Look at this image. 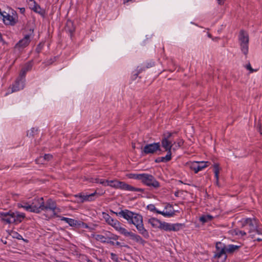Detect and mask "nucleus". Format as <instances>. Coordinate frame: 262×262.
I'll list each match as a JSON object with an SVG mask.
<instances>
[{"label": "nucleus", "mask_w": 262, "mask_h": 262, "mask_svg": "<svg viewBox=\"0 0 262 262\" xmlns=\"http://www.w3.org/2000/svg\"><path fill=\"white\" fill-rule=\"evenodd\" d=\"M219 5H223L226 0H216Z\"/></svg>", "instance_id": "48"}, {"label": "nucleus", "mask_w": 262, "mask_h": 262, "mask_svg": "<svg viewBox=\"0 0 262 262\" xmlns=\"http://www.w3.org/2000/svg\"><path fill=\"white\" fill-rule=\"evenodd\" d=\"M99 179H99V178L95 179L93 182L94 183H99Z\"/></svg>", "instance_id": "53"}, {"label": "nucleus", "mask_w": 262, "mask_h": 262, "mask_svg": "<svg viewBox=\"0 0 262 262\" xmlns=\"http://www.w3.org/2000/svg\"><path fill=\"white\" fill-rule=\"evenodd\" d=\"M115 213L117 215L122 217L126 220L128 223H129L131 220L133 219V216L135 215V212L127 209L122 210L120 212H116Z\"/></svg>", "instance_id": "17"}, {"label": "nucleus", "mask_w": 262, "mask_h": 262, "mask_svg": "<svg viewBox=\"0 0 262 262\" xmlns=\"http://www.w3.org/2000/svg\"><path fill=\"white\" fill-rule=\"evenodd\" d=\"M73 31H74V30H72V29L69 30V31L70 32H72Z\"/></svg>", "instance_id": "62"}, {"label": "nucleus", "mask_w": 262, "mask_h": 262, "mask_svg": "<svg viewBox=\"0 0 262 262\" xmlns=\"http://www.w3.org/2000/svg\"><path fill=\"white\" fill-rule=\"evenodd\" d=\"M31 2H33L34 4V6L32 8V10L39 14H42V10L40 8V6L38 5L34 0H30Z\"/></svg>", "instance_id": "30"}, {"label": "nucleus", "mask_w": 262, "mask_h": 262, "mask_svg": "<svg viewBox=\"0 0 262 262\" xmlns=\"http://www.w3.org/2000/svg\"><path fill=\"white\" fill-rule=\"evenodd\" d=\"M121 234L124 235L125 236H129L132 232L127 231L126 229L121 227L120 230L118 231Z\"/></svg>", "instance_id": "36"}, {"label": "nucleus", "mask_w": 262, "mask_h": 262, "mask_svg": "<svg viewBox=\"0 0 262 262\" xmlns=\"http://www.w3.org/2000/svg\"><path fill=\"white\" fill-rule=\"evenodd\" d=\"M95 192L90 194L84 195L82 193H79L78 194L75 195V196L77 198V202L79 203H83L85 201H91L92 200V197L95 195Z\"/></svg>", "instance_id": "18"}, {"label": "nucleus", "mask_w": 262, "mask_h": 262, "mask_svg": "<svg viewBox=\"0 0 262 262\" xmlns=\"http://www.w3.org/2000/svg\"><path fill=\"white\" fill-rule=\"evenodd\" d=\"M126 190L132 191H138L140 192H143L144 190L142 188H136L134 187L129 184H127Z\"/></svg>", "instance_id": "33"}, {"label": "nucleus", "mask_w": 262, "mask_h": 262, "mask_svg": "<svg viewBox=\"0 0 262 262\" xmlns=\"http://www.w3.org/2000/svg\"><path fill=\"white\" fill-rule=\"evenodd\" d=\"M178 192H176V193H175V195H176V196H177V195H177V194H178Z\"/></svg>", "instance_id": "63"}, {"label": "nucleus", "mask_w": 262, "mask_h": 262, "mask_svg": "<svg viewBox=\"0 0 262 262\" xmlns=\"http://www.w3.org/2000/svg\"><path fill=\"white\" fill-rule=\"evenodd\" d=\"M167 154L165 157H163V160H164V162H167L169 161L171 159V151L168 150L166 151Z\"/></svg>", "instance_id": "38"}, {"label": "nucleus", "mask_w": 262, "mask_h": 262, "mask_svg": "<svg viewBox=\"0 0 262 262\" xmlns=\"http://www.w3.org/2000/svg\"><path fill=\"white\" fill-rule=\"evenodd\" d=\"M112 226L113 227L118 231L120 230V228H121V227H122L121 224L117 220L116 222H115V223Z\"/></svg>", "instance_id": "39"}, {"label": "nucleus", "mask_w": 262, "mask_h": 262, "mask_svg": "<svg viewBox=\"0 0 262 262\" xmlns=\"http://www.w3.org/2000/svg\"><path fill=\"white\" fill-rule=\"evenodd\" d=\"M209 162H196L194 161L190 165V168L193 170L194 173H196L199 171L202 170L204 168L208 166Z\"/></svg>", "instance_id": "12"}, {"label": "nucleus", "mask_w": 262, "mask_h": 262, "mask_svg": "<svg viewBox=\"0 0 262 262\" xmlns=\"http://www.w3.org/2000/svg\"><path fill=\"white\" fill-rule=\"evenodd\" d=\"M248 233L246 230H245V229H244L243 230H235V234L236 235L241 236H244L247 235Z\"/></svg>", "instance_id": "37"}, {"label": "nucleus", "mask_w": 262, "mask_h": 262, "mask_svg": "<svg viewBox=\"0 0 262 262\" xmlns=\"http://www.w3.org/2000/svg\"><path fill=\"white\" fill-rule=\"evenodd\" d=\"M57 209L56 203L51 199H48L46 203L43 200L42 211L46 213V215L48 218L57 216L56 210Z\"/></svg>", "instance_id": "5"}, {"label": "nucleus", "mask_w": 262, "mask_h": 262, "mask_svg": "<svg viewBox=\"0 0 262 262\" xmlns=\"http://www.w3.org/2000/svg\"><path fill=\"white\" fill-rule=\"evenodd\" d=\"M141 149L142 155L154 154L157 151L161 150L159 142L147 144L144 147H142Z\"/></svg>", "instance_id": "10"}, {"label": "nucleus", "mask_w": 262, "mask_h": 262, "mask_svg": "<svg viewBox=\"0 0 262 262\" xmlns=\"http://www.w3.org/2000/svg\"><path fill=\"white\" fill-rule=\"evenodd\" d=\"M104 235L105 236V238H106L107 240H117L118 239L119 237L118 235L112 234L111 232H106Z\"/></svg>", "instance_id": "32"}, {"label": "nucleus", "mask_w": 262, "mask_h": 262, "mask_svg": "<svg viewBox=\"0 0 262 262\" xmlns=\"http://www.w3.org/2000/svg\"><path fill=\"white\" fill-rule=\"evenodd\" d=\"M168 208H172V205L169 204H167L166 206L165 207V208L168 209Z\"/></svg>", "instance_id": "52"}, {"label": "nucleus", "mask_w": 262, "mask_h": 262, "mask_svg": "<svg viewBox=\"0 0 262 262\" xmlns=\"http://www.w3.org/2000/svg\"><path fill=\"white\" fill-rule=\"evenodd\" d=\"M12 237H14V238H16L18 239L23 238L22 236L20 235V234H19L17 232H13L12 233Z\"/></svg>", "instance_id": "42"}, {"label": "nucleus", "mask_w": 262, "mask_h": 262, "mask_svg": "<svg viewBox=\"0 0 262 262\" xmlns=\"http://www.w3.org/2000/svg\"><path fill=\"white\" fill-rule=\"evenodd\" d=\"M143 173H129L126 176L129 179H133L142 181Z\"/></svg>", "instance_id": "25"}, {"label": "nucleus", "mask_w": 262, "mask_h": 262, "mask_svg": "<svg viewBox=\"0 0 262 262\" xmlns=\"http://www.w3.org/2000/svg\"><path fill=\"white\" fill-rule=\"evenodd\" d=\"M20 9V11L21 12V13H24L25 11V9L24 8H19Z\"/></svg>", "instance_id": "55"}, {"label": "nucleus", "mask_w": 262, "mask_h": 262, "mask_svg": "<svg viewBox=\"0 0 262 262\" xmlns=\"http://www.w3.org/2000/svg\"><path fill=\"white\" fill-rule=\"evenodd\" d=\"M238 40L242 52L244 55H247L249 50V38L248 34L244 30H241L239 32Z\"/></svg>", "instance_id": "6"}, {"label": "nucleus", "mask_w": 262, "mask_h": 262, "mask_svg": "<svg viewBox=\"0 0 262 262\" xmlns=\"http://www.w3.org/2000/svg\"><path fill=\"white\" fill-rule=\"evenodd\" d=\"M213 217L209 214L202 215L200 217V221L203 224L207 223L209 221H211L213 219Z\"/></svg>", "instance_id": "27"}, {"label": "nucleus", "mask_w": 262, "mask_h": 262, "mask_svg": "<svg viewBox=\"0 0 262 262\" xmlns=\"http://www.w3.org/2000/svg\"><path fill=\"white\" fill-rule=\"evenodd\" d=\"M69 25H72V22L71 21H68L67 26H68Z\"/></svg>", "instance_id": "58"}, {"label": "nucleus", "mask_w": 262, "mask_h": 262, "mask_svg": "<svg viewBox=\"0 0 262 262\" xmlns=\"http://www.w3.org/2000/svg\"><path fill=\"white\" fill-rule=\"evenodd\" d=\"M132 148L134 149L135 148V143H132Z\"/></svg>", "instance_id": "59"}, {"label": "nucleus", "mask_w": 262, "mask_h": 262, "mask_svg": "<svg viewBox=\"0 0 262 262\" xmlns=\"http://www.w3.org/2000/svg\"><path fill=\"white\" fill-rule=\"evenodd\" d=\"M155 66V62L152 61L147 62L145 66H138L137 68V72L134 74L135 78H136L138 74L142 72L143 71L145 70L146 69L151 68Z\"/></svg>", "instance_id": "20"}, {"label": "nucleus", "mask_w": 262, "mask_h": 262, "mask_svg": "<svg viewBox=\"0 0 262 262\" xmlns=\"http://www.w3.org/2000/svg\"><path fill=\"white\" fill-rule=\"evenodd\" d=\"M115 245L120 246L121 243L119 242H115Z\"/></svg>", "instance_id": "57"}, {"label": "nucleus", "mask_w": 262, "mask_h": 262, "mask_svg": "<svg viewBox=\"0 0 262 262\" xmlns=\"http://www.w3.org/2000/svg\"><path fill=\"white\" fill-rule=\"evenodd\" d=\"M25 79L17 78L15 83L12 85V92H14L24 89L25 86Z\"/></svg>", "instance_id": "19"}, {"label": "nucleus", "mask_w": 262, "mask_h": 262, "mask_svg": "<svg viewBox=\"0 0 262 262\" xmlns=\"http://www.w3.org/2000/svg\"><path fill=\"white\" fill-rule=\"evenodd\" d=\"M108 180H105L103 179H99V183L106 186H107Z\"/></svg>", "instance_id": "43"}, {"label": "nucleus", "mask_w": 262, "mask_h": 262, "mask_svg": "<svg viewBox=\"0 0 262 262\" xmlns=\"http://www.w3.org/2000/svg\"><path fill=\"white\" fill-rule=\"evenodd\" d=\"M183 144V142L181 140H180V141H179L178 142V147H181Z\"/></svg>", "instance_id": "50"}, {"label": "nucleus", "mask_w": 262, "mask_h": 262, "mask_svg": "<svg viewBox=\"0 0 262 262\" xmlns=\"http://www.w3.org/2000/svg\"><path fill=\"white\" fill-rule=\"evenodd\" d=\"M0 217L3 222L7 224L15 223L17 224L24 219L25 214L18 211L0 212Z\"/></svg>", "instance_id": "2"}, {"label": "nucleus", "mask_w": 262, "mask_h": 262, "mask_svg": "<svg viewBox=\"0 0 262 262\" xmlns=\"http://www.w3.org/2000/svg\"><path fill=\"white\" fill-rule=\"evenodd\" d=\"M43 204V198H36L33 200L32 202L29 204L25 203L24 205H18L19 207L25 208L27 211L39 213L42 211V205Z\"/></svg>", "instance_id": "3"}, {"label": "nucleus", "mask_w": 262, "mask_h": 262, "mask_svg": "<svg viewBox=\"0 0 262 262\" xmlns=\"http://www.w3.org/2000/svg\"><path fill=\"white\" fill-rule=\"evenodd\" d=\"M241 247L240 246L234 245H229L228 246L225 245V249L227 253H233L235 251L238 250L239 248Z\"/></svg>", "instance_id": "22"}, {"label": "nucleus", "mask_w": 262, "mask_h": 262, "mask_svg": "<svg viewBox=\"0 0 262 262\" xmlns=\"http://www.w3.org/2000/svg\"><path fill=\"white\" fill-rule=\"evenodd\" d=\"M161 226H160V229H163L166 231H170L171 224L161 222Z\"/></svg>", "instance_id": "31"}, {"label": "nucleus", "mask_w": 262, "mask_h": 262, "mask_svg": "<svg viewBox=\"0 0 262 262\" xmlns=\"http://www.w3.org/2000/svg\"><path fill=\"white\" fill-rule=\"evenodd\" d=\"M26 73L27 72L26 71H25L23 69H21L19 77L18 78L20 79H25Z\"/></svg>", "instance_id": "40"}, {"label": "nucleus", "mask_w": 262, "mask_h": 262, "mask_svg": "<svg viewBox=\"0 0 262 262\" xmlns=\"http://www.w3.org/2000/svg\"><path fill=\"white\" fill-rule=\"evenodd\" d=\"M111 258L113 260L117 261V255L114 253H111Z\"/></svg>", "instance_id": "46"}, {"label": "nucleus", "mask_w": 262, "mask_h": 262, "mask_svg": "<svg viewBox=\"0 0 262 262\" xmlns=\"http://www.w3.org/2000/svg\"><path fill=\"white\" fill-rule=\"evenodd\" d=\"M0 41L1 42H2L3 43L5 42L3 38V37H2V34H1V33L0 32Z\"/></svg>", "instance_id": "51"}, {"label": "nucleus", "mask_w": 262, "mask_h": 262, "mask_svg": "<svg viewBox=\"0 0 262 262\" xmlns=\"http://www.w3.org/2000/svg\"><path fill=\"white\" fill-rule=\"evenodd\" d=\"M173 134V133L168 132L164 133L163 135V137L161 140V145L165 149V151L171 150L172 146L173 144L175 143V142L173 143L171 140V137Z\"/></svg>", "instance_id": "9"}, {"label": "nucleus", "mask_w": 262, "mask_h": 262, "mask_svg": "<svg viewBox=\"0 0 262 262\" xmlns=\"http://www.w3.org/2000/svg\"><path fill=\"white\" fill-rule=\"evenodd\" d=\"M208 37H210V38H211V34H208Z\"/></svg>", "instance_id": "61"}, {"label": "nucleus", "mask_w": 262, "mask_h": 262, "mask_svg": "<svg viewBox=\"0 0 262 262\" xmlns=\"http://www.w3.org/2000/svg\"><path fill=\"white\" fill-rule=\"evenodd\" d=\"M129 236H130L133 240L141 244H143L145 242L140 235L136 234L133 232H131Z\"/></svg>", "instance_id": "24"}, {"label": "nucleus", "mask_w": 262, "mask_h": 262, "mask_svg": "<svg viewBox=\"0 0 262 262\" xmlns=\"http://www.w3.org/2000/svg\"><path fill=\"white\" fill-rule=\"evenodd\" d=\"M246 68L248 70H249L250 71V73H252L254 72V70L252 68L251 64L250 63L247 64L246 66Z\"/></svg>", "instance_id": "44"}, {"label": "nucleus", "mask_w": 262, "mask_h": 262, "mask_svg": "<svg viewBox=\"0 0 262 262\" xmlns=\"http://www.w3.org/2000/svg\"><path fill=\"white\" fill-rule=\"evenodd\" d=\"M141 182L148 187L156 189L160 186L159 182L156 180L155 178L153 176L147 173H143Z\"/></svg>", "instance_id": "8"}, {"label": "nucleus", "mask_w": 262, "mask_h": 262, "mask_svg": "<svg viewBox=\"0 0 262 262\" xmlns=\"http://www.w3.org/2000/svg\"><path fill=\"white\" fill-rule=\"evenodd\" d=\"M53 158V156L50 154H46L43 157H40L36 161L37 163L41 162L43 163L45 161H49Z\"/></svg>", "instance_id": "28"}, {"label": "nucleus", "mask_w": 262, "mask_h": 262, "mask_svg": "<svg viewBox=\"0 0 262 262\" xmlns=\"http://www.w3.org/2000/svg\"><path fill=\"white\" fill-rule=\"evenodd\" d=\"M156 163L164 162L163 157H158L155 160Z\"/></svg>", "instance_id": "45"}, {"label": "nucleus", "mask_w": 262, "mask_h": 262, "mask_svg": "<svg viewBox=\"0 0 262 262\" xmlns=\"http://www.w3.org/2000/svg\"><path fill=\"white\" fill-rule=\"evenodd\" d=\"M129 224H134L139 233L142 234L145 238H147L149 237L148 232L144 227L143 217L141 215L135 213V215L133 216V219L131 220Z\"/></svg>", "instance_id": "4"}, {"label": "nucleus", "mask_w": 262, "mask_h": 262, "mask_svg": "<svg viewBox=\"0 0 262 262\" xmlns=\"http://www.w3.org/2000/svg\"><path fill=\"white\" fill-rule=\"evenodd\" d=\"M33 30H30V33L25 35L24 37L20 40L15 45V48H24L28 46L31 41V37L33 36Z\"/></svg>", "instance_id": "11"}, {"label": "nucleus", "mask_w": 262, "mask_h": 262, "mask_svg": "<svg viewBox=\"0 0 262 262\" xmlns=\"http://www.w3.org/2000/svg\"><path fill=\"white\" fill-rule=\"evenodd\" d=\"M41 48L40 47V45H38L36 48V51L37 53H40V52L41 51Z\"/></svg>", "instance_id": "47"}, {"label": "nucleus", "mask_w": 262, "mask_h": 262, "mask_svg": "<svg viewBox=\"0 0 262 262\" xmlns=\"http://www.w3.org/2000/svg\"><path fill=\"white\" fill-rule=\"evenodd\" d=\"M184 227V225L180 223L171 224L170 231H178Z\"/></svg>", "instance_id": "29"}, {"label": "nucleus", "mask_w": 262, "mask_h": 262, "mask_svg": "<svg viewBox=\"0 0 262 262\" xmlns=\"http://www.w3.org/2000/svg\"><path fill=\"white\" fill-rule=\"evenodd\" d=\"M96 239L100 241L102 243H107V239L105 238V235H101V234H97L96 235Z\"/></svg>", "instance_id": "35"}, {"label": "nucleus", "mask_w": 262, "mask_h": 262, "mask_svg": "<svg viewBox=\"0 0 262 262\" xmlns=\"http://www.w3.org/2000/svg\"><path fill=\"white\" fill-rule=\"evenodd\" d=\"M107 186H110L116 189H121L122 190H126L127 184L124 182L119 181L117 180H108Z\"/></svg>", "instance_id": "14"}, {"label": "nucleus", "mask_w": 262, "mask_h": 262, "mask_svg": "<svg viewBox=\"0 0 262 262\" xmlns=\"http://www.w3.org/2000/svg\"><path fill=\"white\" fill-rule=\"evenodd\" d=\"M259 132L261 135H262V124L259 127Z\"/></svg>", "instance_id": "56"}, {"label": "nucleus", "mask_w": 262, "mask_h": 262, "mask_svg": "<svg viewBox=\"0 0 262 262\" xmlns=\"http://www.w3.org/2000/svg\"><path fill=\"white\" fill-rule=\"evenodd\" d=\"M106 243L110 244H111V245H113V246L115 245V242H113V241H111V239L107 240Z\"/></svg>", "instance_id": "49"}, {"label": "nucleus", "mask_w": 262, "mask_h": 262, "mask_svg": "<svg viewBox=\"0 0 262 262\" xmlns=\"http://www.w3.org/2000/svg\"><path fill=\"white\" fill-rule=\"evenodd\" d=\"M242 228L249 234L252 238H255L257 234H261V231L258 229V221L255 218H246L241 221Z\"/></svg>", "instance_id": "1"}, {"label": "nucleus", "mask_w": 262, "mask_h": 262, "mask_svg": "<svg viewBox=\"0 0 262 262\" xmlns=\"http://www.w3.org/2000/svg\"><path fill=\"white\" fill-rule=\"evenodd\" d=\"M215 249L213 257L217 259L221 258V262H224L227 257L225 245L221 242H217L215 245Z\"/></svg>", "instance_id": "7"}, {"label": "nucleus", "mask_w": 262, "mask_h": 262, "mask_svg": "<svg viewBox=\"0 0 262 262\" xmlns=\"http://www.w3.org/2000/svg\"><path fill=\"white\" fill-rule=\"evenodd\" d=\"M147 208L152 212H155L158 214H162L165 217H171L174 215V212L173 211L170 210L168 211H161L157 210L155 205L153 204H149L147 206Z\"/></svg>", "instance_id": "16"}, {"label": "nucleus", "mask_w": 262, "mask_h": 262, "mask_svg": "<svg viewBox=\"0 0 262 262\" xmlns=\"http://www.w3.org/2000/svg\"><path fill=\"white\" fill-rule=\"evenodd\" d=\"M37 131V129H35L34 128H33L32 129L28 132L27 136H33L34 135V134H35Z\"/></svg>", "instance_id": "41"}, {"label": "nucleus", "mask_w": 262, "mask_h": 262, "mask_svg": "<svg viewBox=\"0 0 262 262\" xmlns=\"http://www.w3.org/2000/svg\"><path fill=\"white\" fill-rule=\"evenodd\" d=\"M4 23L7 25L14 26L17 22V16H13L4 11L2 14Z\"/></svg>", "instance_id": "13"}, {"label": "nucleus", "mask_w": 262, "mask_h": 262, "mask_svg": "<svg viewBox=\"0 0 262 262\" xmlns=\"http://www.w3.org/2000/svg\"><path fill=\"white\" fill-rule=\"evenodd\" d=\"M103 217L104 219L106 222L111 226L117 221L116 220L113 219L106 213H103Z\"/></svg>", "instance_id": "23"}, {"label": "nucleus", "mask_w": 262, "mask_h": 262, "mask_svg": "<svg viewBox=\"0 0 262 262\" xmlns=\"http://www.w3.org/2000/svg\"><path fill=\"white\" fill-rule=\"evenodd\" d=\"M254 238V240L255 241H262V238H260V237H257V238H256V237L255 236V238Z\"/></svg>", "instance_id": "54"}, {"label": "nucleus", "mask_w": 262, "mask_h": 262, "mask_svg": "<svg viewBox=\"0 0 262 262\" xmlns=\"http://www.w3.org/2000/svg\"><path fill=\"white\" fill-rule=\"evenodd\" d=\"M214 172L215 178L216 179V185H219L220 168H219V165L218 164L216 163L214 165Z\"/></svg>", "instance_id": "26"}, {"label": "nucleus", "mask_w": 262, "mask_h": 262, "mask_svg": "<svg viewBox=\"0 0 262 262\" xmlns=\"http://www.w3.org/2000/svg\"><path fill=\"white\" fill-rule=\"evenodd\" d=\"M61 221H65L70 226L73 227H82L83 228H87L88 226L86 224L81 221H78L72 219H70L65 217H62Z\"/></svg>", "instance_id": "15"}, {"label": "nucleus", "mask_w": 262, "mask_h": 262, "mask_svg": "<svg viewBox=\"0 0 262 262\" xmlns=\"http://www.w3.org/2000/svg\"><path fill=\"white\" fill-rule=\"evenodd\" d=\"M32 66L33 62L32 61H30L26 63L22 69L27 72L32 69Z\"/></svg>", "instance_id": "34"}, {"label": "nucleus", "mask_w": 262, "mask_h": 262, "mask_svg": "<svg viewBox=\"0 0 262 262\" xmlns=\"http://www.w3.org/2000/svg\"><path fill=\"white\" fill-rule=\"evenodd\" d=\"M148 223L150 224L153 228H160L161 226V222L156 218L149 219L148 221Z\"/></svg>", "instance_id": "21"}, {"label": "nucleus", "mask_w": 262, "mask_h": 262, "mask_svg": "<svg viewBox=\"0 0 262 262\" xmlns=\"http://www.w3.org/2000/svg\"><path fill=\"white\" fill-rule=\"evenodd\" d=\"M2 242H3V243H4V244H7V242H6V241H3V240H2Z\"/></svg>", "instance_id": "60"}]
</instances>
